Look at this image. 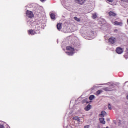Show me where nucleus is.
Wrapping results in <instances>:
<instances>
[{"label": "nucleus", "mask_w": 128, "mask_h": 128, "mask_svg": "<svg viewBox=\"0 0 128 128\" xmlns=\"http://www.w3.org/2000/svg\"><path fill=\"white\" fill-rule=\"evenodd\" d=\"M26 16L29 18H34V14L32 12L28 10L26 11Z\"/></svg>", "instance_id": "obj_1"}, {"label": "nucleus", "mask_w": 128, "mask_h": 128, "mask_svg": "<svg viewBox=\"0 0 128 128\" xmlns=\"http://www.w3.org/2000/svg\"><path fill=\"white\" fill-rule=\"evenodd\" d=\"M116 52L118 54H122L124 52V48L118 47L116 49Z\"/></svg>", "instance_id": "obj_2"}, {"label": "nucleus", "mask_w": 128, "mask_h": 128, "mask_svg": "<svg viewBox=\"0 0 128 128\" xmlns=\"http://www.w3.org/2000/svg\"><path fill=\"white\" fill-rule=\"evenodd\" d=\"M108 42L110 44H114L116 42V39L115 38H110L108 40Z\"/></svg>", "instance_id": "obj_3"}, {"label": "nucleus", "mask_w": 128, "mask_h": 128, "mask_svg": "<svg viewBox=\"0 0 128 128\" xmlns=\"http://www.w3.org/2000/svg\"><path fill=\"white\" fill-rule=\"evenodd\" d=\"M28 34H32V36H34L36 34V30H28Z\"/></svg>", "instance_id": "obj_4"}, {"label": "nucleus", "mask_w": 128, "mask_h": 128, "mask_svg": "<svg viewBox=\"0 0 128 128\" xmlns=\"http://www.w3.org/2000/svg\"><path fill=\"white\" fill-rule=\"evenodd\" d=\"M66 50H69L70 52H74V48L71 47L70 46H68L66 47Z\"/></svg>", "instance_id": "obj_5"}, {"label": "nucleus", "mask_w": 128, "mask_h": 128, "mask_svg": "<svg viewBox=\"0 0 128 128\" xmlns=\"http://www.w3.org/2000/svg\"><path fill=\"white\" fill-rule=\"evenodd\" d=\"M113 24L116 25V26H122V22H118V21H115L113 22Z\"/></svg>", "instance_id": "obj_6"}, {"label": "nucleus", "mask_w": 128, "mask_h": 128, "mask_svg": "<svg viewBox=\"0 0 128 128\" xmlns=\"http://www.w3.org/2000/svg\"><path fill=\"white\" fill-rule=\"evenodd\" d=\"M6 124L2 122H0V128H5L6 126Z\"/></svg>", "instance_id": "obj_7"}, {"label": "nucleus", "mask_w": 128, "mask_h": 128, "mask_svg": "<svg viewBox=\"0 0 128 128\" xmlns=\"http://www.w3.org/2000/svg\"><path fill=\"white\" fill-rule=\"evenodd\" d=\"M108 14L110 16H116V14L114 13V12H108Z\"/></svg>", "instance_id": "obj_8"}, {"label": "nucleus", "mask_w": 128, "mask_h": 128, "mask_svg": "<svg viewBox=\"0 0 128 128\" xmlns=\"http://www.w3.org/2000/svg\"><path fill=\"white\" fill-rule=\"evenodd\" d=\"M99 120L100 122V123L102 124H106V121H104V118H100Z\"/></svg>", "instance_id": "obj_9"}, {"label": "nucleus", "mask_w": 128, "mask_h": 128, "mask_svg": "<svg viewBox=\"0 0 128 128\" xmlns=\"http://www.w3.org/2000/svg\"><path fill=\"white\" fill-rule=\"evenodd\" d=\"M56 26L58 30H62V23H58Z\"/></svg>", "instance_id": "obj_10"}, {"label": "nucleus", "mask_w": 128, "mask_h": 128, "mask_svg": "<svg viewBox=\"0 0 128 128\" xmlns=\"http://www.w3.org/2000/svg\"><path fill=\"white\" fill-rule=\"evenodd\" d=\"M106 114V112L105 111H102L101 112V114H99V116L101 117H104Z\"/></svg>", "instance_id": "obj_11"}, {"label": "nucleus", "mask_w": 128, "mask_h": 128, "mask_svg": "<svg viewBox=\"0 0 128 128\" xmlns=\"http://www.w3.org/2000/svg\"><path fill=\"white\" fill-rule=\"evenodd\" d=\"M66 54H67L68 56H72L74 54V51H69L66 52Z\"/></svg>", "instance_id": "obj_12"}, {"label": "nucleus", "mask_w": 128, "mask_h": 128, "mask_svg": "<svg viewBox=\"0 0 128 128\" xmlns=\"http://www.w3.org/2000/svg\"><path fill=\"white\" fill-rule=\"evenodd\" d=\"M92 106L90 105H88L85 108L84 110L86 111L90 110V107Z\"/></svg>", "instance_id": "obj_13"}, {"label": "nucleus", "mask_w": 128, "mask_h": 128, "mask_svg": "<svg viewBox=\"0 0 128 128\" xmlns=\"http://www.w3.org/2000/svg\"><path fill=\"white\" fill-rule=\"evenodd\" d=\"M50 18L52 20H54V18H56V15L54 14V13H52L50 14Z\"/></svg>", "instance_id": "obj_14"}, {"label": "nucleus", "mask_w": 128, "mask_h": 128, "mask_svg": "<svg viewBox=\"0 0 128 128\" xmlns=\"http://www.w3.org/2000/svg\"><path fill=\"white\" fill-rule=\"evenodd\" d=\"M73 119L74 120L80 122V118L78 116H74L73 118Z\"/></svg>", "instance_id": "obj_15"}, {"label": "nucleus", "mask_w": 128, "mask_h": 128, "mask_svg": "<svg viewBox=\"0 0 128 128\" xmlns=\"http://www.w3.org/2000/svg\"><path fill=\"white\" fill-rule=\"evenodd\" d=\"M94 95H91L89 97V100H94Z\"/></svg>", "instance_id": "obj_16"}, {"label": "nucleus", "mask_w": 128, "mask_h": 128, "mask_svg": "<svg viewBox=\"0 0 128 128\" xmlns=\"http://www.w3.org/2000/svg\"><path fill=\"white\" fill-rule=\"evenodd\" d=\"M103 90H106V92H110V88H108V87H106L105 88H104Z\"/></svg>", "instance_id": "obj_17"}, {"label": "nucleus", "mask_w": 128, "mask_h": 128, "mask_svg": "<svg viewBox=\"0 0 128 128\" xmlns=\"http://www.w3.org/2000/svg\"><path fill=\"white\" fill-rule=\"evenodd\" d=\"M92 18H94V20L95 18H96V13H94L92 14Z\"/></svg>", "instance_id": "obj_18"}, {"label": "nucleus", "mask_w": 128, "mask_h": 128, "mask_svg": "<svg viewBox=\"0 0 128 128\" xmlns=\"http://www.w3.org/2000/svg\"><path fill=\"white\" fill-rule=\"evenodd\" d=\"M102 92V90H98L96 92L97 94H100Z\"/></svg>", "instance_id": "obj_19"}, {"label": "nucleus", "mask_w": 128, "mask_h": 128, "mask_svg": "<svg viewBox=\"0 0 128 128\" xmlns=\"http://www.w3.org/2000/svg\"><path fill=\"white\" fill-rule=\"evenodd\" d=\"M74 20H76V22H80V19L78 18V17H76V16L74 17Z\"/></svg>", "instance_id": "obj_20"}, {"label": "nucleus", "mask_w": 128, "mask_h": 128, "mask_svg": "<svg viewBox=\"0 0 128 128\" xmlns=\"http://www.w3.org/2000/svg\"><path fill=\"white\" fill-rule=\"evenodd\" d=\"M124 58H128V50L127 52L124 55Z\"/></svg>", "instance_id": "obj_21"}, {"label": "nucleus", "mask_w": 128, "mask_h": 128, "mask_svg": "<svg viewBox=\"0 0 128 128\" xmlns=\"http://www.w3.org/2000/svg\"><path fill=\"white\" fill-rule=\"evenodd\" d=\"M86 2V0H80V4H84Z\"/></svg>", "instance_id": "obj_22"}, {"label": "nucleus", "mask_w": 128, "mask_h": 128, "mask_svg": "<svg viewBox=\"0 0 128 128\" xmlns=\"http://www.w3.org/2000/svg\"><path fill=\"white\" fill-rule=\"evenodd\" d=\"M76 2L80 4V0H75Z\"/></svg>", "instance_id": "obj_23"}, {"label": "nucleus", "mask_w": 128, "mask_h": 128, "mask_svg": "<svg viewBox=\"0 0 128 128\" xmlns=\"http://www.w3.org/2000/svg\"><path fill=\"white\" fill-rule=\"evenodd\" d=\"M108 110H112V105L110 104H108Z\"/></svg>", "instance_id": "obj_24"}, {"label": "nucleus", "mask_w": 128, "mask_h": 128, "mask_svg": "<svg viewBox=\"0 0 128 128\" xmlns=\"http://www.w3.org/2000/svg\"><path fill=\"white\" fill-rule=\"evenodd\" d=\"M114 0H107V2L108 4L109 2H112Z\"/></svg>", "instance_id": "obj_25"}, {"label": "nucleus", "mask_w": 128, "mask_h": 128, "mask_svg": "<svg viewBox=\"0 0 128 128\" xmlns=\"http://www.w3.org/2000/svg\"><path fill=\"white\" fill-rule=\"evenodd\" d=\"M89 126H84V128H88Z\"/></svg>", "instance_id": "obj_26"}, {"label": "nucleus", "mask_w": 128, "mask_h": 128, "mask_svg": "<svg viewBox=\"0 0 128 128\" xmlns=\"http://www.w3.org/2000/svg\"><path fill=\"white\" fill-rule=\"evenodd\" d=\"M42 2H46V0H40Z\"/></svg>", "instance_id": "obj_27"}, {"label": "nucleus", "mask_w": 128, "mask_h": 128, "mask_svg": "<svg viewBox=\"0 0 128 128\" xmlns=\"http://www.w3.org/2000/svg\"><path fill=\"white\" fill-rule=\"evenodd\" d=\"M122 2H128V0H121Z\"/></svg>", "instance_id": "obj_28"}, {"label": "nucleus", "mask_w": 128, "mask_h": 128, "mask_svg": "<svg viewBox=\"0 0 128 128\" xmlns=\"http://www.w3.org/2000/svg\"><path fill=\"white\" fill-rule=\"evenodd\" d=\"M113 122H114V124H116V120H113Z\"/></svg>", "instance_id": "obj_29"}, {"label": "nucleus", "mask_w": 128, "mask_h": 128, "mask_svg": "<svg viewBox=\"0 0 128 128\" xmlns=\"http://www.w3.org/2000/svg\"><path fill=\"white\" fill-rule=\"evenodd\" d=\"M118 126H120V122H119Z\"/></svg>", "instance_id": "obj_30"}, {"label": "nucleus", "mask_w": 128, "mask_h": 128, "mask_svg": "<svg viewBox=\"0 0 128 128\" xmlns=\"http://www.w3.org/2000/svg\"><path fill=\"white\" fill-rule=\"evenodd\" d=\"M112 6H114V4H111Z\"/></svg>", "instance_id": "obj_31"}, {"label": "nucleus", "mask_w": 128, "mask_h": 128, "mask_svg": "<svg viewBox=\"0 0 128 128\" xmlns=\"http://www.w3.org/2000/svg\"><path fill=\"white\" fill-rule=\"evenodd\" d=\"M106 128H108V126H107V127H106Z\"/></svg>", "instance_id": "obj_32"}]
</instances>
